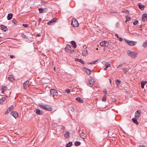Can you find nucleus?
Masks as SVG:
<instances>
[{
  "instance_id": "nucleus-1",
  "label": "nucleus",
  "mask_w": 147,
  "mask_h": 147,
  "mask_svg": "<svg viewBox=\"0 0 147 147\" xmlns=\"http://www.w3.org/2000/svg\"><path fill=\"white\" fill-rule=\"evenodd\" d=\"M39 106L41 108L48 111H52V109L51 106L49 105H45L42 104H39Z\"/></svg>"
},
{
  "instance_id": "nucleus-2",
  "label": "nucleus",
  "mask_w": 147,
  "mask_h": 147,
  "mask_svg": "<svg viewBox=\"0 0 147 147\" xmlns=\"http://www.w3.org/2000/svg\"><path fill=\"white\" fill-rule=\"evenodd\" d=\"M128 55L129 57L133 58H136L137 55V52L134 51H131L130 50H128L127 51Z\"/></svg>"
},
{
  "instance_id": "nucleus-3",
  "label": "nucleus",
  "mask_w": 147,
  "mask_h": 147,
  "mask_svg": "<svg viewBox=\"0 0 147 147\" xmlns=\"http://www.w3.org/2000/svg\"><path fill=\"white\" fill-rule=\"evenodd\" d=\"M100 45L101 47H108L109 45V42L107 41H102L100 42Z\"/></svg>"
},
{
  "instance_id": "nucleus-4",
  "label": "nucleus",
  "mask_w": 147,
  "mask_h": 147,
  "mask_svg": "<svg viewBox=\"0 0 147 147\" xmlns=\"http://www.w3.org/2000/svg\"><path fill=\"white\" fill-rule=\"evenodd\" d=\"M50 93L51 95L54 97L55 96L58 95V93L57 91L55 89H52L50 90Z\"/></svg>"
},
{
  "instance_id": "nucleus-5",
  "label": "nucleus",
  "mask_w": 147,
  "mask_h": 147,
  "mask_svg": "<svg viewBox=\"0 0 147 147\" xmlns=\"http://www.w3.org/2000/svg\"><path fill=\"white\" fill-rule=\"evenodd\" d=\"M71 24L74 27H77L79 26V24L78 21L75 19L73 18L72 20Z\"/></svg>"
},
{
  "instance_id": "nucleus-6",
  "label": "nucleus",
  "mask_w": 147,
  "mask_h": 147,
  "mask_svg": "<svg viewBox=\"0 0 147 147\" xmlns=\"http://www.w3.org/2000/svg\"><path fill=\"white\" fill-rule=\"evenodd\" d=\"M10 114L15 118H17L18 116L17 112L15 111H12L11 113Z\"/></svg>"
},
{
  "instance_id": "nucleus-7",
  "label": "nucleus",
  "mask_w": 147,
  "mask_h": 147,
  "mask_svg": "<svg viewBox=\"0 0 147 147\" xmlns=\"http://www.w3.org/2000/svg\"><path fill=\"white\" fill-rule=\"evenodd\" d=\"M71 46L69 45H67L65 47V50L66 52H71Z\"/></svg>"
},
{
  "instance_id": "nucleus-8",
  "label": "nucleus",
  "mask_w": 147,
  "mask_h": 147,
  "mask_svg": "<svg viewBox=\"0 0 147 147\" xmlns=\"http://www.w3.org/2000/svg\"><path fill=\"white\" fill-rule=\"evenodd\" d=\"M57 19L56 18H53L50 21L48 22L47 24L49 25H51L53 23L57 21Z\"/></svg>"
},
{
  "instance_id": "nucleus-9",
  "label": "nucleus",
  "mask_w": 147,
  "mask_h": 147,
  "mask_svg": "<svg viewBox=\"0 0 147 147\" xmlns=\"http://www.w3.org/2000/svg\"><path fill=\"white\" fill-rule=\"evenodd\" d=\"M141 112L140 110L136 111L135 113V118L138 119L140 116V113Z\"/></svg>"
},
{
  "instance_id": "nucleus-10",
  "label": "nucleus",
  "mask_w": 147,
  "mask_h": 147,
  "mask_svg": "<svg viewBox=\"0 0 147 147\" xmlns=\"http://www.w3.org/2000/svg\"><path fill=\"white\" fill-rule=\"evenodd\" d=\"M147 20V14H144L142 15V20L144 22L146 20Z\"/></svg>"
},
{
  "instance_id": "nucleus-11",
  "label": "nucleus",
  "mask_w": 147,
  "mask_h": 147,
  "mask_svg": "<svg viewBox=\"0 0 147 147\" xmlns=\"http://www.w3.org/2000/svg\"><path fill=\"white\" fill-rule=\"evenodd\" d=\"M126 42L129 45L133 46L134 45V43L133 42L128 40H125Z\"/></svg>"
},
{
  "instance_id": "nucleus-12",
  "label": "nucleus",
  "mask_w": 147,
  "mask_h": 147,
  "mask_svg": "<svg viewBox=\"0 0 147 147\" xmlns=\"http://www.w3.org/2000/svg\"><path fill=\"white\" fill-rule=\"evenodd\" d=\"M0 27L1 28V29L3 30L4 31H5L7 30V27L4 25H1Z\"/></svg>"
},
{
  "instance_id": "nucleus-13",
  "label": "nucleus",
  "mask_w": 147,
  "mask_h": 147,
  "mask_svg": "<svg viewBox=\"0 0 147 147\" xmlns=\"http://www.w3.org/2000/svg\"><path fill=\"white\" fill-rule=\"evenodd\" d=\"M76 100L78 102L81 103H83L84 102L83 100L80 97H78L76 98Z\"/></svg>"
},
{
  "instance_id": "nucleus-14",
  "label": "nucleus",
  "mask_w": 147,
  "mask_h": 147,
  "mask_svg": "<svg viewBox=\"0 0 147 147\" xmlns=\"http://www.w3.org/2000/svg\"><path fill=\"white\" fill-rule=\"evenodd\" d=\"M74 60L76 61H78L79 62H80L81 63H82V64H84V61H83V60L81 59H78L76 58H75L74 59Z\"/></svg>"
},
{
  "instance_id": "nucleus-15",
  "label": "nucleus",
  "mask_w": 147,
  "mask_h": 147,
  "mask_svg": "<svg viewBox=\"0 0 147 147\" xmlns=\"http://www.w3.org/2000/svg\"><path fill=\"white\" fill-rule=\"evenodd\" d=\"M146 81H143L141 82V87L142 88H144V85L147 83Z\"/></svg>"
},
{
  "instance_id": "nucleus-16",
  "label": "nucleus",
  "mask_w": 147,
  "mask_h": 147,
  "mask_svg": "<svg viewBox=\"0 0 147 147\" xmlns=\"http://www.w3.org/2000/svg\"><path fill=\"white\" fill-rule=\"evenodd\" d=\"M137 118H135V117L134 118H132V121L137 125L139 124V123L137 120Z\"/></svg>"
},
{
  "instance_id": "nucleus-17",
  "label": "nucleus",
  "mask_w": 147,
  "mask_h": 147,
  "mask_svg": "<svg viewBox=\"0 0 147 147\" xmlns=\"http://www.w3.org/2000/svg\"><path fill=\"white\" fill-rule=\"evenodd\" d=\"M42 111L38 109H36V113L37 114L41 115L42 114Z\"/></svg>"
},
{
  "instance_id": "nucleus-18",
  "label": "nucleus",
  "mask_w": 147,
  "mask_h": 147,
  "mask_svg": "<svg viewBox=\"0 0 147 147\" xmlns=\"http://www.w3.org/2000/svg\"><path fill=\"white\" fill-rule=\"evenodd\" d=\"M13 16V15L11 13H9L7 17V18L8 20H9L11 19Z\"/></svg>"
},
{
  "instance_id": "nucleus-19",
  "label": "nucleus",
  "mask_w": 147,
  "mask_h": 147,
  "mask_svg": "<svg viewBox=\"0 0 147 147\" xmlns=\"http://www.w3.org/2000/svg\"><path fill=\"white\" fill-rule=\"evenodd\" d=\"M6 97H3L0 99V104H2L3 102L5 100Z\"/></svg>"
},
{
  "instance_id": "nucleus-20",
  "label": "nucleus",
  "mask_w": 147,
  "mask_h": 147,
  "mask_svg": "<svg viewBox=\"0 0 147 147\" xmlns=\"http://www.w3.org/2000/svg\"><path fill=\"white\" fill-rule=\"evenodd\" d=\"M64 137L66 138H67L69 137V133L67 131L66 132L65 134H64Z\"/></svg>"
},
{
  "instance_id": "nucleus-21",
  "label": "nucleus",
  "mask_w": 147,
  "mask_h": 147,
  "mask_svg": "<svg viewBox=\"0 0 147 147\" xmlns=\"http://www.w3.org/2000/svg\"><path fill=\"white\" fill-rule=\"evenodd\" d=\"M8 80L11 82H12L14 80V78H13L11 76L8 77Z\"/></svg>"
},
{
  "instance_id": "nucleus-22",
  "label": "nucleus",
  "mask_w": 147,
  "mask_h": 147,
  "mask_svg": "<svg viewBox=\"0 0 147 147\" xmlns=\"http://www.w3.org/2000/svg\"><path fill=\"white\" fill-rule=\"evenodd\" d=\"M71 43L74 48H75L76 47V43L74 41H71Z\"/></svg>"
},
{
  "instance_id": "nucleus-23",
  "label": "nucleus",
  "mask_w": 147,
  "mask_h": 147,
  "mask_svg": "<svg viewBox=\"0 0 147 147\" xmlns=\"http://www.w3.org/2000/svg\"><path fill=\"white\" fill-rule=\"evenodd\" d=\"M138 6L139 7L140 9L141 10H143L144 9V6L141 5V4L140 3H138Z\"/></svg>"
},
{
  "instance_id": "nucleus-24",
  "label": "nucleus",
  "mask_w": 147,
  "mask_h": 147,
  "mask_svg": "<svg viewBox=\"0 0 147 147\" xmlns=\"http://www.w3.org/2000/svg\"><path fill=\"white\" fill-rule=\"evenodd\" d=\"M29 83V81H26L23 84V86L24 88H25L26 85H28Z\"/></svg>"
},
{
  "instance_id": "nucleus-25",
  "label": "nucleus",
  "mask_w": 147,
  "mask_h": 147,
  "mask_svg": "<svg viewBox=\"0 0 147 147\" xmlns=\"http://www.w3.org/2000/svg\"><path fill=\"white\" fill-rule=\"evenodd\" d=\"M80 136L82 138L84 139L86 135L83 133H82L81 134H80Z\"/></svg>"
},
{
  "instance_id": "nucleus-26",
  "label": "nucleus",
  "mask_w": 147,
  "mask_h": 147,
  "mask_svg": "<svg viewBox=\"0 0 147 147\" xmlns=\"http://www.w3.org/2000/svg\"><path fill=\"white\" fill-rule=\"evenodd\" d=\"M92 79H90L88 80V85L90 86L91 87L92 86L91 85V84H92Z\"/></svg>"
},
{
  "instance_id": "nucleus-27",
  "label": "nucleus",
  "mask_w": 147,
  "mask_h": 147,
  "mask_svg": "<svg viewBox=\"0 0 147 147\" xmlns=\"http://www.w3.org/2000/svg\"><path fill=\"white\" fill-rule=\"evenodd\" d=\"M41 4L43 5H45L48 3V2L47 1H41Z\"/></svg>"
},
{
  "instance_id": "nucleus-28",
  "label": "nucleus",
  "mask_w": 147,
  "mask_h": 147,
  "mask_svg": "<svg viewBox=\"0 0 147 147\" xmlns=\"http://www.w3.org/2000/svg\"><path fill=\"white\" fill-rule=\"evenodd\" d=\"M72 145V142H69L66 145V147H70Z\"/></svg>"
},
{
  "instance_id": "nucleus-29",
  "label": "nucleus",
  "mask_w": 147,
  "mask_h": 147,
  "mask_svg": "<svg viewBox=\"0 0 147 147\" xmlns=\"http://www.w3.org/2000/svg\"><path fill=\"white\" fill-rule=\"evenodd\" d=\"M86 69L85 70L86 71V72L88 74H90L91 71L89 69H87L86 68H85Z\"/></svg>"
},
{
  "instance_id": "nucleus-30",
  "label": "nucleus",
  "mask_w": 147,
  "mask_h": 147,
  "mask_svg": "<svg viewBox=\"0 0 147 147\" xmlns=\"http://www.w3.org/2000/svg\"><path fill=\"white\" fill-rule=\"evenodd\" d=\"M14 109V107L13 105L11 106L8 109V110H9V111L10 112L13 110Z\"/></svg>"
},
{
  "instance_id": "nucleus-31",
  "label": "nucleus",
  "mask_w": 147,
  "mask_h": 147,
  "mask_svg": "<svg viewBox=\"0 0 147 147\" xmlns=\"http://www.w3.org/2000/svg\"><path fill=\"white\" fill-rule=\"evenodd\" d=\"M123 69L124 71V73L125 74H126L128 70V69L127 68L125 67L123 68Z\"/></svg>"
},
{
  "instance_id": "nucleus-32",
  "label": "nucleus",
  "mask_w": 147,
  "mask_h": 147,
  "mask_svg": "<svg viewBox=\"0 0 147 147\" xmlns=\"http://www.w3.org/2000/svg\"><path fill=\"white\" fill-rule=\"evenodd\" d=\"M74 144L76 146H78L80 145V142L76 141L75 142Z\"/></svg>"
},
{
  "instance_id": "nucleus-33",
  "label": "nucleus",
  "mask_w": 147,
  "mask_h": 147,
  "mask_svg": "<svg viewBox=\"0 0 147 147\" xmlns=\"http://www.w3.org/2000/svg\"><path fill=\"white\" fill-rule=\"evenodd\" d=\"M142 46L144 47H147V40L146 41L143 43Z\"/></svg>"
},
{
  "instance_id": "nucleus-34",
  "label": "nucleus",
  "mask_w": 147,
  "mask_h": 147,
  "mask_svg": "<svg viewBox=\"0 0 147 147\" xmlns=\"http://www.w3.org/2000/svg\"><path fill=\"white\" fill-rule=\"evenodd\" d=\"M38 10L39 11V12L40 13H44V11L43 10V9L42 8H39Z\"/></svg>"
},
{
  "instance_id": "nucleus-35",
  "label": "nucleus",
  "mask_w": 147,
  "mask_h": 147,
  "mask_svg": "<svg viewBox=\"0 0 147 147\" xmlns=\"http://www.w3.org/2000/svg\"><path fill=\"white\" fill-rule=\"evenodd\" d=\"M69 109L72 112H73L74 111V108L71 107H69Z\"/></svg>"
},
{
  "instance_id": "nucleus-36",
  "label": "nucleus",
  "mask_w": 147,
  "mask_h": 147,
  "mask_svg": "<svg viewBox=\"0 0 147 147\" xmlns=\"http://www.w3.org/2000/svg\"><path fill=\"white\" fill-rule=\"evenodd\" d=\"M12 22L14 24H17L18 22L15 19H12Z\"/></svg>"
},
{
  "instance_id": "nucleus-37",
  "label": "nucleus",
  "mask_w": 147,
  "mask_h": 147,
  "mask_svg": "<svg viewBox=\"0 0 147 147\" xmlns=\"http://www.w3.org/2000/svg\"><path fill=\"white\" fill-rule=\"evenodd\" d=\"M82 53L84 56H85L87 53V52L86 51H84L82 52Z\"/></svg>"
},
{
  "instance_id": "nucleus-38",
  "label": "nucleus",
  "mask_w": 147,
  "mask_h": 147,
  "mask_svg": "<svg viewBox=\"0 0 147 147\" xmlns=\"http://www.w3.org/2000/svg\"><path fill=\"white\" fill-rule=\"evenodd\" d=\"M106 97L105 96H103L102 99V101H105L106 100Z\"/></svg>"
},
{
  "instance_id": "nucleus-39",
  "label": "nucleus",
  "mask_w": 147,
  "mask_h": 147,
  "mask_svg": "<svg viewBox=\"0 0 147 147\" xmlns=\"http://www.w3.org/2000/svg\"><path fill=\"white\" fill-rule=\"evenodd\" d=\"M138 21L137 20H136L135 21H134V22L133 23V24L134 25H136L138 23Z\"/></svg>"
},
{
  "instance_id": "nucleus-40",
  "label": "nucleus",
  "mask_w": 147,
  "mask_h": 147,
  "mask_svg": "<svg viewBox=\"0 0 147 147\" xmlns=\"http://www.w3.org/2000/svg\"><path fill=\"white\" fill-rule=\"evenodd\" d=\"M5 86H2L1 88V89H2V93H3L4 92V90H5Z\"/></svg>"
},
{
  "instance_id": "nucleus-41",
  "label": "nucleus",
  "mask_w": 147,
  "mask_h": 147,
  "mask_svg": "<svg viewBox=\"0 0 147 147\" xmlns=\"http://www.w3.org/2000/svg\"><path fill=\"white\" fill-rule=\"evenodd\" d=\"M65 92L69 93L70 92V90L69 89H67L65 90Z\"/></svg>"
},
{
  "instance_id": "nucleus-42",
  "label": "nucleus",
  "mask_w": 147,
  "mask_h": 147,
  "mask_svg": "<svg viewBox=\"0 0 147 147\" xmlns=\"http://www.w3.org/2000/svg\"><path fill=\"white\" fill-rule=\"evenodd\" d=\"M115 82L116 83L118 82L119 84H120L121 83V81L119 79L116 80Z\"/></svg>"
},
{
  "instance_id": "nucleus-43",
  "label": "nucleus",
  "mask_w": 147,
  "mask_h": 147,
  "mask_svg": "<svg viewBox=\"0 0 147 147\" xmlns=\"http://www.w3.org/2000/svg\"><path fill=\"white\" fill-rule=\"evenodd\" d=\"M126 20L127 21H129L131 19L130 17H129L127 16H126Z\"/></svg>"
},
{
  "instance_id": "nucleus-44",
  "label": "nucleus",
  "mask_w": 147,
  "mask_h": 147,
  "mask_svg": "<svg viewBox=\"0 0 147 147\" xmlns=\"http://www.w3.org/2000/svg\"><path fill=\"white\" fill-rule=\"evenodd\" d=\"M107 90H106V92H104V95L103 96H105L106 97V96L107 95Z\"/></svg>"
},
{
  "instance_id": "nucleus-45",
  "label": "nucleus",
  "mask_w": 147,
  "mask_h": 147,
  "mask_svg": "<svg viewBox=\"0 0 147 147\" xmlns=\"http://www.w3.org/2000/svg\"><path fill=\"white\" fill-rule=\"evenodd\" d=\"M111 65L110 64H108L106 65V67L107 69L108 67H110Z\"/></svg>"
},
{
  "instance_id": "nucleus-46",
  "label": "nucleus",
  "mask_w": 147,
  "mask_h": 147,
  "mask_svg": "<svg viewBox=\"0 0 147 147\" xmlns=\"http://www.w3.org/2000/svg\"><path fill=\"white\" fill-rule=\"evenodd\" d=\"M123 65V63L121 64L117 67V68H118L119 67L122 66Z\"/></svg>"
},
{
  "instance_id": "nucleus-47",
  "label": "nucleus",
  "mask_w": 147,
  "mask_h": 147,
  "mask_svg": "<svg viewBox=\"0 0 147 147\" xmlns=\"http://www.w3.org/2000/svg\"><path fill=\"white\" fill-rule=\"evenodd\" d=\"M10 57L11 58H14L15 57V56L13 55H10Z\"/></svg>"
},
{
  "instance_id": "nucleus-48",
  "label": "nucleus",
  "mask_w": 147,
  "mask_h": 147,
  "mask_svg": "<svg viewBox=\"0 0 147 147\" xmlns=\"http://www.w3.org/2000/svg\"><path fill=\"white\" fill-rule=\"evenodd\" d=\"M98 61V60H96L94 61H92V64H96V62H97Z\"/></svg>"
},
{
  "instance_id": "nucleus-49",
  "label": "nucleus",
  "mask_w": 147,
  "mask_h": 147,
  "mask_svg": "<svg viewBox=\"0 0 147 147\" xmlns=\"http://www.w3.org/2000/svg\"><path fill=\"white\" fill-rule=\"evenodd\" d=\"M122 12L123 13H126L127 12H128L129 13V11L128 10H125L124 11H122Z\"/></svg>"
},
{
  "instance_id": "nucleus-50",
  "label": "nucleus",
  "mask_w": 147,
  "mask_h": 147,
  "mask_svg": "<svg viewBox=\"0 0 147 147\" xmlns=\"http://www.w3.org/2000/svg\"><path fill=\"white\" fill-rule=\"evenodd\" d=\"M102 63L105 65H106L107 63V62L106 61H104L102 62Z\"/></svg>"
},
{
  "instance_id": "nucleus-51",
  "label": "nucleus",
  "mask_w": 147,
  "mask_h": 147,
  "mask_svg": "<svg viewBox=\"0 0 147 147\" xmlns=\"http://www.w3.org/2000/svg\"><path fill=\"white\" fill-rule=\"evenodd\" d=\"M10 111H9V110H7V111L5 113V114H7L9 113Z\"/></svg>"
},
{
  "instance_id": "nucleus-52",
  "label": "nucleus",
  "mask_w": 147,
  "mask_h": 147,
  "mask_svg": "<svg viewBox=\"0 0 147 147\" xmlns=\"http://www.w3.org/2000/svg\"><path fill=\"white\" fill-rule=\"evenodd\" d=\"M119 41H121L123 40V39L122 38L119 37Z\"/></svg>"
},
{
  "instance_id": "nucleus-53",
  "label": "nucleus",
  "mask_w": 147,
  "mask_h": 147,
  "mask_svg": "<svg viewBox=\"0 0 147 147\" xmlns=\"http://www.w3.org/2000/svg\"><path fill=\"white\" fill-rule=\"evenodd\" d=\"M110 13H117V12H116V11H110Z\"/></svg>"
},
{
  "instance_id": "nucleus-54",
  "label": "nucleus",
  "mask_w": 147,
  "mask_h": 147,
  "mask_svg": "<svg viewBox=\"0 0 147 147\" xmlns=\"http://www.w3.org/2000/svg\"><path fill=\"white\" fill-rule=\"evenodd\" d=\"M22 37L23 38H25L26 37V36L25 35H24V34H23L22 35Z\"/></svg>"
},
{
  "instance_id": "nucleus-55",
  "label": "nucleus",
  "mask_w": 147,
  "mask_h": 147,
  "mask_svg": "<svg viewBox=\"0 0 147 147\" xmlns=\"http://www.w3.org/2000/svg\"><path fill=\"white\" fill-rule=\"evenodd\" d=\"M36 36L37 37H39L40 36V34H37Z\"/></svg>"
},
{
  "instance_id": "nucleus-56",
  "label": "nucleus",
  "mask_w": 147,
  "mask_h": 147,
  "mask_svg": "<svg viewBox=\"0 0 147 147\" xmlns=\"http://www.w3.org/2000/svg\"><path fill=\"white\" fill-rule=\"evenodd\" d=\"M23 25L26 27H28V25L27 24H23Z\"/></svg>"
},
{
  "instance_id": "nucleus-57",
  "label": "nucleus",
  "mask_w": 147,
  "mask_h": 147,
  "mask_svg": "<svg viewBox=\"0 0 147 147\" xmlns=\"http://www.w3.org/2000/svg\"><path fill=\"white\" fill-rule=\"evenodd\" d=\"M115 36H116L118 38H119V36L118 35V34H115Z\"/></svg>"
},
{
  "instance_id": "nucleus-58",
  "label": "nucleus",
  "mask_w": 147,
  "mask_h": 147,
  "mask_svg": "<svg viewBox=\"0 0 147 147\" xmlns=\"http://www.w3.org/2000/svg\"><path fill=\"white\" fill-rule=\"evenodd\" d=\"M139 147H145V146L143 145H140Z\"/></svg>"
},
{
  "instance_id": "nucleus-59",
  "label": "nucleus",
  "mask_w": 147,
  "mask_h": 147,
  "mask_svg": "<svg viewBox=\"0 0 147 147\" xmlns=\"http://www.w3.org/2000/svg\"><path fill=\"white\" fill-rule=\"evenodd\" d=\"M109 81H110V83H111V79H110Z\"/></svg>"
},
{
  "instance_id": "nucleus-60",
  "label": "nucleus",
  "mask_w": 147,
  "mask_h": 147,
  "mask_svg": "<svg viewBox=\"0 0 147 147\" xmlns=\"http://www.w3.org/2000/svg\"><path fill=\"white\" fill-rule=\"evenodd\" d=\"M107 68H106V67H105V68H104V70H107Z\"/></svg>"
},
{
  "instance_id": "nucleus-61",
  "label": "nucleus",
  "mask_w": 147,
  "mask_h": 147,
  "mask_svg": "<svg viewBox=\"0 0 147 147\" xmlns=\"http://www.w3.org/2000/svg\"><path fill=\"white\" fill-rule=\"evenodd\" d=\"M93 82L94 83H93V84H92V86H94V81H93Z\"/></svg>"
},
{
  "instance_id": "nucleus-62",
  "label": "nucleus",
  "mask_w": 147,
  "mask_h": 147,
  "mask_svg": "<svg viewBox=\"0 0 147 147\" xmlns=\"http://www.w3.org/2000/svg\"><path fill=\"white\" fill-rule=\"evenodd\" d=\"M106 90H107L106 89L104 90V92H106Z\"/></svg>"
},
{
  "instance_id": "nucleus-63",
  "label": "nucleus",
  "mask_w": 147,
  "mask_h": 147,
  "mask_svg": "<svg viewBox=\"0 0 147 147\" xmlns=\"http://www.w3.org/2000/svg\"><path fill=\"white\" fill-rule=\"evenodd\" d=\"M55 67H54V70H55Z\"/></svg>"
},
{
  "instance_id": "nucleus-64",
  "label": "nucleus",
  "mask_w": 147,
  "mask_h": 147,
  "mask_svg": "<svg viewBox=\"0 0 147 147\" xmlns=\"http://www.w3.org/2000/svg\"><path fill=\"white\" fill-rule=\"evenodd\" d=\"M97 99H98L97 98H96L95 99V100H97Z\"/></svg>"
}]
</instances>
